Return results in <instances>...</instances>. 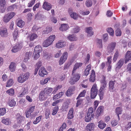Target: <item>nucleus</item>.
Returning a JSON list of instances; mask_svg holds the SVG:
<instances>
[{"label": "nucleus", "mask_w": 131, "mask_h": 131, "mask_svg": "<svg viewBox=\"0 0 131 131\" xmlns=\"http://www.w3.org/2000/svg\"><path fill=\"white\" fill-rule=\"evenodd\" d=\"M77 101L76 105V107H78L80 105H81L83 101L82 100L80 99H79Z\"/></svg>", "instance_id": "e2e57ef3"}, {"label": "nucleus", "mask_w": 131, "mask_h": 131, "mask_svg": "<svg viewBox=\"0 0 131 131\" xmlns=\"http://www.w3.org/2000/svg\"><path fill=\"white\" fill-rule=\"evenodd\" d=\"M115 81H110L108 83V89L111 92H113L114 91V89L115 84Z\"/></svg>", "instance_id": "9b49d317"}, {"label": "nucleus", "mask_w": 131, "mask_h": 131, "mask_svg": "<svg viewBox=\"0 0 131 131\" xmlns=\"http://www.w3.org/2000/svg\"><path fill=\"white\" fill-rule=\"evenodd\" d=\"M52 90V88H46L44 89V91L45 92V95H46V96L50 95Z\"/></svg>", "instance_id": "a878e982"}, {"label": "nucleus", "mask_w": 131, "mask_h": 131, "mask_svg": "<svg viewBox=\"0 0 131 131\" xmlns=\"http://www.w3.org/2000/svg\"><path fill=\"white\" fill-rule=\"evenodd\" d=\"M66 45V42L59 40L58 41L56 45V47L58 48H60L64 47Z\"/></svg>", "instance_id": "dca6fc26"}, {"label": "nucleus", "mask_w": 131, "mask_h": 131, "mask_svg": "<svg viewBox=\"0 0 131 131\" xmlns=\"http://www.w3.org/2000/svg\"><path fill=\"white\" fill-rule=\"evenodd\" d=\"M91 65H89L86 67V68L85 70L84 74L85 76H87L89 74V71L91 69Z\"/></svg>", "instance_id": "4c0bfd02"}, {"label": "nucleus", "mask_w": 131, "mask_h": 131, "mask_svg": "<svg viewBox=\"0 0 131 131\" xmlns=\"http://www.w3.org/2000/svg\"><path fill=\"white\" fill-rule=\"evenodd\" d=\"M97 92L90 91L91 97L92 99L95 98L97 94Z\"/></svg>", "instance_id": "de8ad7c7"}, {"label": "nucleus", "mask_w": 131, "mask_h": 131, "mask_svg": "<svg viewBox=\"0 0 131 131\" xmlns=\"http://www.w3.org/2000/svg\"><path fill=\"white\" fill-rule=\"evenodd\" d=\"M90 91L98 92V90L97 89V85L96 84H93Z\"/></svg>", "instance_id": "a18cd8bd"}, {"label": "nucleus", "mask_w": 131, "mask_h": 131, "mask_svg": "<svg viewBox=\"0 0 131 131\" xmlns=\"http://www.w3.org/2000/svg\"><path fill=\"white\" fill-rule=\"evenodd\" d=\"M6 93L10 96H13L14 94V91L13 89H10L6 91Z\"/></svg>", "instance_id": "09e8293b"}, {"label": "nucleus", "mask_w": 131, "mask_h": 131, "mask_svg": "<svg viewBox=\"0 0 131 131\" xmlns=\"http://www.w3.org/2000/svg\"><path fill=\"white\" fill-rule=\"evenodd\" d=\"M107 32L109 33L110 35L113 36L114 34V31L112 28L111 27L108 28L107 29Z\"/></svg>", "instance_id": "37998d69"}, {"label": "nucleus", "mask_w": 131, "mask_h": 131, "mask_svg": "<svg viewBox=\"0 0 131 131\" xmlns=\"http://www.w3.org/2000/svg\"><path fill=\"white\" fill-rule=\"evenodd\" d=\"M122 111V108L120 107H117L115 109V112L117 115L119 121L120 119L119 115L121 114Z\"/></svg>", "instance_id": "393cba45"}, {"label": "nucleus", "mask_w": 131, "mask_h": 131, "mask_svg": "<svg viewBox=\"0 0 131 131\" xmlns=\"http://www.w3.org/2000/svg\"><path fill=\"white\" fill-rule=\"evenodd\" d=\"M51 31L52 28L48 27H46V30L43 31L42 33V34H47Z\"/></svg>", "instance_id": "ea45409f"}, {"label": "nucleus", "mask_w": 131, "mask_h": 131, "mask_svg": "<svg viewBox=\"0 0 131 131\" xmlns=\"http://www.w3.org/2000/svg\"><path fill=\"white\" fill-rule=\"evenodd\" d=\"M97 92L90 91L91 97L92 99L95 98L97 94Z\"/></svg>", "instance_id": "49530a36"}, {"label": "nucleus", "mask_w": 131, "mask_h": 131, "mask_svg": "<svg viewBox=\"0 0 131 131\" xmlns=\"http://www.w3.org/2000/svg\"><path fill=\"white\" fill-rule=\"evenodd\" d=\"M83 63H76L74 65L73 68L72 72V74L73 75L76 70L81 67Z\"/></svg>", "instance_id": "4468645a"}, {"label": "nucleus", "mask_w": 131, "mask_h": 131, "mask_svg": "<svg viewBox=\"0 0 131 131\" xmlns=\"http://www.w3.org/2000/svg\"><path fill=\"white\" fill-rule=\"evenodd\" d=\"M68 38L70 40L72 41H76L77 39V38L73 35H69Z\"/></svg>", "instance_id": "e433bc0d"}, {"label": "nucleus", "mask_w": 131, "mask_h": 131, "mask_svg": "<svg viewBox=\"0 0 131 131\" xmlns=\"http://www.w3.org/2000/svg\"><path fill=\"white\" fill-rule=\"evenodd\" d=\"M5 5H0V13H3L5 10Z\"/></svg>", "instance_id": "680f3d73"}, {"label": "nucleus", "mask_w": 131, "mask_h": 131, "mask_svg": "<svg viewBox=\"0 0 131 131\" xmlns=\"http://www.w3.org/2000/svg\"><path fill=\"white\" fill-rule=\"evenodd\" d=\"M8 34L7 28H1L0 29V35L1 37H6L7 36Z\"/></svg>", "instance_id": "39448f33"}, {"label": "nucleus", "mask_w": 131, "mask_h": 131, "mask_svg": "<svg viewBox=\"0 0 131 131\" xmlns=\"http://www.w3.org/2000/svg\"><path fill=\"white\" fill-rule=\"evenodd\" d=\"M14 83V80L13 79H10L8 80L7 81L6 86V87H9L13 85Z\"/></svg>", "instance_id": "473e14b6"}, {"label": "nucleus", "mask_w": 131, "mask_h": 131, "mask_svg": "<svg viewBox=\"0 0 131 131\" xmlns=\"http://www.w3.org/2000/svg\"><path fill=\"white\" fill-rule=\"evenodd\" d=\"M131 60V51H128L125 56V62L126 63L127 62Z\"/></svg>", "instance_id": "f8f14e48"}, {"label": "nucleus", "mask_w": 131, "mask_h": 131, "mask_svg": "<svg viewBox=\"0 0 131 131\" xmlns=\"http://www.w3.org/2000/svg\"><path fill=\"white\" fill-rule=\"evenodd\" d=\"M92 27H89L86 28V31L90 36H91L94 34L93 32L92 31Z\"/></svg>", "instance_id": "bb28decb"}, {"label": "nucleus", "mask_w": 131, "mask_h": 131, "mask_svg": "<svg viewBox=\"0 0 131 131\" xmlns=\"http://www.w3.org/2000/svg\"><path fill=\"white\" fill-rule=\"evenodd\" d=\"M37 37V35L36 34H32L29 36L30 40L32 41L36 38Z\"/></svg>", "instance_id": "a19ab883"}, {"label": "nucleus", "mask_w": 131, "mask_h": 131, "mask_svg": "<svg viewBox=\"0 0 131 131\" xmlns=\"http://www.w3.org/2000/svg\"><path fill=\"white\" fill-rule=\"evenodd\" d=\"M1 122L3 123L6 125H9L11 124V120L9 118H3Z\"/></svg>", "instance_id": "5701e85b"}, {"label": "nucleus", "mask_w": 131, "mask_h": 131, "mask_svg": "<svg viewBox=\"0 0 131 131\" xmlns=\"http://www.w3.org/2000/svg\"><path fill=\"white\" fill-rule=\"evenodd\" d=\"M18 31L17 29H15L13 35V37L15 41L18 35Z\"/></svg>", "instance_id": "13d9d810"}, {"label": "nucleus", "mask_w": 131, "mask_h": 131, "mask_svg": "<svg viewBox=\"0 0 131 131\" xmlns=\"http://www.w3.org/2000/svg\"><path fill=\"white\" fill-rule=\"evenodd\" d=\"M103 107L102 106H100L97 109L96 116L97 117L100 115L103 111Z\"/></svg>", "instance_id": "b1692460"}, {"label": "nucleus", "mask_w": 131, "mask_h": 131, "mask_svg": "<svg viewBox=\"0 0 131 131\" xmlns=\"http://www.w3.org/2000/svg\"><path fill=\"white\" fill-rule=\"evenodd\" d=\"M50 114V111L49 109H47L46 110L45 112V115L46 116V118L48 119L49 117V115Z\"/></svg>", "instance_id": "6e6d98bb"}, {"label": "nucleus", "mask_w": 131, "mask_h": 131, "mask_svg": "<svg viewBox=\"0 0 131 131\" xmlns=\"http://www.w3.org/2000/svg\"><path fill=\"white\" fill-rule=\"evenodd\" d=\"M104 92L99 90L98 95L100 97V99L102 100L103 97Z\"/></svg>", "instance_id": "4d7b16f0"}, {"label": "nucleus", "mask_w": 131, "mask_h": 131, "mask_svg": "<svg viewBox=\"0 0 131 131\" xmlns=\"http://www.w3.org/2000/svg\"><path fill=\"white\" fill-rule=\"evenodd\" d=\"M94 114H87L85 118V121L86 122H89L92 120L94 116Z\"/></svg>", "instance_id": "f3484780"}, {"label": "nucleus", "mask_w": 131, "mask_h": 131, "mask_svg": "<svg viewBox=\"0 0 131 131\" xmlns=\"http://www.w3.org/2000/svg\"><path fill=\"white\" fill-rule=\"evenodd\" d=\"M95 124L93 123H90L86 126L85 131H92L94 129Z\"/></svg>", "instance_id": "9d476101"}, {"label": "nucleus", "mask_w": 131, "mask_h": 131, "mask_svg": "<svg viewBox=\"0 0 131 131\" xmlns=\"http://www.w3.org/2000/svg\"><path fill=\"white\" fill-rule=\"evenodd\" d=\"M74 109L73 108H71L69 110L67 115V118L69 119H71L73 118L74 116L73 113Z\"/></svg>", "instance_id": "a211bd4d"}, {"label": "nucleus", "mask_w": 131, "mask_h": 131, "mask_svg": "<svg viewBox=\"0 0 131 131\" xmlns=\"http://www.w3.org/2000/svg\"><path fill=\"white\" fill-rule=\"evenodd\" d=\"M76 48V46H75V45L73 43H71L70 45L69 48L70 50H72Z\"/></svg>", "instance_id": "69168bd1"}, {"label": "nucleus", "mask_w": 131, "mask_h": 131, "mask_svg": "<svg viewBox=\"0 0 131 131\" xmlns=\"http://www.w3.org/2000/svg\"><path fill=\"white\" fill-rule=\"evenodd\" d=\"M48 73L46 69L43 67H42L39 70L38 74L40 77H43L45 75H47Z\"/></svg>", "instance_id": "0eeeda50"}, {"label": "nucleus", "mask_w": 131, "mask_h": 131, "mask_svg": "<svg viewBox=\"0 0 131 131\" xmlns=\"http://www.w3.org/2000/svg\"><path fill=\"white\" fill-rule=\"evenodd\" d=\"M6 112L5 108H0V116L4 115L6 113Z\"/></svg>", "instance_id": "864d4df0"}, {"label": "nucleus", "mask_w": 131, "mask_h": 131, "mask_svg": "<svg viewBox=\"0 0 131 131\" xmlns=\"http://www.w3.org/2000/svg\"><path fill=\"white\" fill-rule=\"evenodd\" d=\"M73 77L74 80L76 82L78 81L80 77V74L78 73H76L74 74V73L73 74Z\"/></svg>", "instance_id": "72a5a7b5"}, {"label": "nucleus", "mask_w": 131, "mask_h": 131, "mask_svg": "<svg viewBox=\"0 0 131 131\" xmlns=\"http://www.w3.org/2000/svg\"><path fill=\"white\" fill-rule=\"evenodd\" d=\"M52 6L50 4L46 1H45L43 3L42 7L44 9L47 11H49L51 9Z\"/></svg>", "instance_id": "1a4fd4ad"}, {"label": "nucleus", "mask_w": 131, "mask_h": 131, "mask_svg": "<svg viewBox=\"0 0 131 131\" xmlns=\"http://www.w3.org/2000/svg\"><path fill=\"white\" fill-rule=\"evenodd\" d=\"M10 19L9 17L6 14L3 17V21L5 23H7L10 20Z\"/></svg>", "instance_id": "8fccbe9b"}, {"label": "nucleus", "mask_w": 131, "mask_h": 131, "mask_svg": "<svg viewBox=\"0 0 131 131\" xmlns=\"http://www.w3.org/2000/svg\"><path fill=\"white\" fill-rule=\"evenodd\" d=\"M63 94V92H61L59 93L58 94L54 95L53 97V100L54 101H55L56 100L60 98Z\"/></svg>", "instance_id": "c756f323"}, {"label": "nucleus", "mask_w": 131, "mask_h": 131, "mask_svg": "<svg viewBox=\"0 0 131 131\" xmlns=\"http://www.w3.org/2000/svg\"><path fill=\"white\" fill-rule=\"evenodd\" d=\"M32 52H31L29 51L26 52L24 55V59L23 61L27 62L28 61L30 57H31Z\"/></svg>", "instance_id": "ddd939ff"}, {"label": "nucleus", "mask_w": 131, "mask_h": 131, "mask_svg": "<svg viewBox=\"0 0 131 131\" xmlns=\"http://www.w3.org/2000/svg\"><path fill=\"white\" fill-rule=\"evenodd\" d=\"M124 64V60L123 59H121L116 64V70H119L122 67Z\"/></svg>", "instance_id": "6ab92c4d"}, {"label": "nucleus", "mask_w": 131, "mask_h": 131, "mask_svg": "<svg viewBox=\"0 0 131 131\" xmlns=\"http://www.w3.org/2000/svg\"><path fill=\"white\" fill-rule=\"evenodd\" d=\"M16 68L15 63L13 62H11L9 66V69L11 72L15 71Z\"/></svg>", "instance_id": "cd10ccee"}, {"label": "nucleus", "mask_w": 131, "mask_h": 131, "mask_svg": "<svg viewBox=\"0 0 131 131\" xmlns=\"http://www.w3.org/2000/svg\"><path fill=\"white\" fill-rule=\"evenodd\" d=\"M95 73L94 70H92L90 75V77L89 78L90 81L93 82L95 80Z\"/></svg>", "instance_id": "aec40b11"}, {"label": "nucleus", "mask_w": 131, "mask_h": 131, "mask_svg": "<svg viewBox=\"0 0 131 131\" xmlns=\"http://www.w3.org/2000/svg\"><path fill=\"white\" fill-rule=\"evenodd\" d=\"M55 38V36L54 35L50 36L44 41L42 44L43 46L44 47H47L51 45Z\"/></svg>", "instance_id": "f257e3e1"}, {"label": "nucleus", "mask_w": 131, "mask_h": 131, "mask_svg": "<svg viewBox=\"0 0 131 131\" xmlns=\"http://www.w3.org/2000/svg\"><path fill=\"white\" fill-rule=\"evenodd\" d=\"M50 78H48L45 79L44 80H41L40 82V84L42 85L46 84L48 82V81L50 80Z\"/></svg>", "instance_id": "c03bdc74"}, {"label": "nucleus", "mask_w": 131, "mask_h": 131, "mask_svg": "<svg viewBox=\"0 0 131 131\" xmlns=\"http://www.w3.org/2000/svg\"><path fill=\"white\" fill-rule=\"evenodd\" d=\"M68 56V52L66 51L64 52L62 54L59 61V63L60 65H61L67 59Z\"/></svg>", "instance_id": "20e7f679"}, {"label": "nucleus", "mask_w": 131, "mask_h": 131, "mask_svg": "<svg viewBox=\"0 0 131 131\" xmlns=\"http://www.w3.org/2000/svg\"><path fill=\"white\" fill-rule=\"evenodd\" d=\"M45 95V92L43 91H41L39 94L38 96L39 100L40 101H42L46 100L47 97Z\"/></svg>", "instance_id": "6e6552de"}, {"label": "nucleus", "mask_w": 131, "mask_h": 131, "mask_svg": "<svg viewBox=\"0 0 131 131\" xmlns=\"http://www.w3.org/2000/svg\"><path fill=\"white\" fill-rule=\"evenodd\" d=\"M118 123V121L114 119L111 121V123L113 127H114Z\"/></svg>", "instance_id": "0e129e2a"}, {"label": "nucleus", "mask_w": 131, "mask_h": 131, "mask_svg": "<svg viewBox=\"0 0 131 131\" xmlns=\"http://www.w3.org/2000/svg\"><path fill=\"white\" fill-rule=\"evenodd\" d=\"M116 35L117 36H120L122 34V32L120 29L117 28L115 31Z\"/></svg>", "instance_id": "052dcab7"}, {"label": "nucleus", "mask_w": 131, "mask_h": 131, "mask_svg": "<svg viewBox=\"0 0 131 131\" xmlns=\"http://www.w3.org/2000/svg\"><path fill=\"white\" fill-rule=\"evenodd\" d=\"M116 43L115 42H112L109 44L107 46L106 53L108 55L113 52L116 46Z\"/></svg>", "instance_id": "f03ea898"}, {"label": "nucleus", "mask_w": 131, "mask_h": 131, "mask_svg": "<svg viewBox=\"0 0 131 131\" xmlns=\"http://www.w3.org/2000/svg\"><path fill=\"white\" fill-rule=\"evenodd\" d=\"M22 47V44L21 43H18L13 47L12 51L13 52H16L21 49Z\"/></svg>", "instance_id": "423d86ee"}, {"label": "nucleus", "mask_w": 131, "mask_h": 131, "mask_svg": "<svg viewBox=\"0 0 131 131\" xmlns=\"http://www.w3.org/2000/svg\"><path fill=\"white\" fill-rule=\"evenodd\" d=\"M42 50V48L39 45H38L36 46L35 48L34 53H36L37 52L40 53Z\"/></svg>", "instance_id": "7c9ffc66"}, {"label": "nucleus", "mask_w": 131, "mask_h": 131, "mask_svg": "<svg viewBox=\"0 0 131 131\" xmlns=\"http://www.w3.org/2000/svg\"><path fill=\"white\" fill-rule=\"evenodd\" d=\"M119 56V53L118 50L116 49V50L115 53L114 54V57L113 59V60L114 62H115L118 58V57Z\"/></svg>", "instance_id": "c9c22d12"}, {"label": "nucleus", "mask_w": 131, "mask_h": 131, "mask_svg": "<svg viewBox=\"0 0 131 131\" xmlns=\"http://www.w3.org/2000/svg\"><path fill=\"white\" fill-rule=\"evenodd\" d=\"M86 92V91L85 90H84L81 92L76 98V99L78 100L80 97H84Z\"/></svg>", "instance_id": "f704fd0d"}, {"label": "nucleus", "mask_w": 131, "mask_h": 131, "mask_svg": "<svg viewBox=\"0 0 131 131\" xmlns=\"http://www.w3.org/2000/svg\"><path fill=\"white\" fill-rule=\"evenodd\" d=\"M29 77V72H27L23 74H21L18 78L17 81L19 83H22L26 81Z\"/></svg>", "instance_id": "7ed1b4c3"}, {"label": "nucleus", "mask_w": 131, "mask_h": 131, "mask_svg": "<svg viewBox=\"0 0 131 131\" xmlns=\"http://www.w3.org/2000/svg\"><path fill=\"white\" fill-rule=\"evenodd\" d=\"M65 94L67 96L70 97L73 94V93L70 90V89H68L66 92Z\"/></svg>", "instance_id": "5fc2aeb1"}, {"label": "nucleus", "mask_w": 131, "mask_h": 131, "mask_svg": "<svg viewBox=\"0 0 131 131\" xmlns=\"http://www.w3.org/2000/svg\"><path fill=\"white\" fill-rule=\"evenodd\" d=\"M97 43L99 47L100 48H102V41L101 39H100L98 40Z\"/></svg>", "instance_id": "774afa93"}, {"label": "nucleus", "mask_w": 131, "mask_h": 131, "mask_svg": "<svg viewBox=\"0 0 131 131\" xmlns=\"http://www.w3.org/2000/svg\"><path fill=\"white\" fill-rule=\"evenodd\" d=\"M98 126L101 129H103L106 126V124L102 121H99L98 122Z\"/></svg>", "instance_id": "412c9836"}, {"label": "nucleus", "mask_w": 131, "mask_h": 131, "mask_svg": "<svg viewBox=\"0 0 131 131\" xmlns=\"http://www.w3.org/2000/svg\"><path fill=\"white\" fill-rule=\"evenodd\" d=\"M15 14H16L15 13L13 12H11L10 13H8L6 14L10 19H11L14 16Z\"/></svg>", "instance_id": "bf43d9fd"}, {"label": "nucleus", "mask_w": 131, "mask_h": 131, "mask_svg": "<svg viewBox=\"0 0 131 131\" xmlns=\"http://www.w3.org/2000/svg\"><path fill=\"white\" fill-rule=\"evenodd\" d=\"M25 24V22L21 19L19 20L17 22V26L20 27L22 28Z\"/></svg>", "instance_id": "58836bf2"}, {"label": "nucleus", "mask_w": 131, "mask_h": 131, "mask_svg": "<svg viewBox=\"0 0 131 131\" xmlns=\"http://www.w3.org/2000/svg\"><path fill=\"white\" fill-rule=\"evenodd\" d=\"M9 105L11 107L14 106L16 104V102L14 99L9 100L8 102Z\"/></svg>", "instance_id": "79ce46f5"}, {"label": "nucleus", "mask_w": 131, "mask_h": 131, "mask_svg": "<svg viewBox=\"0 0 131 131\" xmlns=\"http://www.w3.org/2000/svg\"><path fill=\"white\" fill-rule=\"evenodd\" d=\"M23 90V92L19 95V97H21L25 95L28 92V90L26 87H23L22 88Z\"/></svg>", "instance_id": "c85d7f7f"}, {"label": "nucleus", "mask_w": 131, "mask_h": 131, "mask_svg": "<svg viewBox=\"0 0 131 131\" xmlns=\"http://www.w3.org/2000/svg\"><path fill=\"white\" fill-rule=\"evenodd\" d=\"M85 4L86 6L88 7H91L92 5L91 0H87Z\"/></svg>", "instance_id": "3c124183"}, {"label": "nucleus", "mask_w": 131, "mask_h": 131, "mask_svg": "<svg viewBox=\"0 0 131 131\" xmlns=\"http://www.w3.org/2000/svg\"><path fill=\"white\" fill-rule=\"evenodd\" d=\"M58 106L55 107L53 109L52 112V115H55L57 113L58 110Z\"/></svg>", "instance_id": "603ef678"}, {"label": "nucleus", "mask_w": 131, "mask_h": 131, "mask_svg": "<svg viewBox=\"0 0 131 131\" xmlns=\"http://www.w3.org/2000/svg\"><path fill=\"white\" fill-rule=\"evenodd\" d=\"M101 86L103 87H107V83L106 81L105 77L104 76L103 77V78L102 80L101 81Z\"/></svg>", "instance_id": "2f4dec72"}, {"label": "nucleus", "mask_w": 131, "mask_h": 131, "mask_svg": "<svg viewBox=\"0 0 131 131\" xmlns=\"http://www.w3.org/2000/svg\"><path fill=\"white\" fill-rule=\"evenodd\" d=\"M69 28L68 25L66 24H63L61 25L59 30L62 31H64L67 30Z\"/></svg>", "instance_id": "4be33fe9"}, {"label": "nucleus", "mask_w": 131, "mask_h": 131, "mask_svg": "<svg viewBox=\"0 0 131 131\" xmlns=\"http://www.w3.org/2000/svg\"><path fill=\"white\" fill-rule=\"evenodd\" d=\"M15 117L18 123H20L23 120V117L19 113H17Z\"/></svg>", "instance_id": "2eb2a0df"}, {"label": "nucleus", "mask_w": 131, "mask_h": 131, "mask_svg": "<svg viewBox=\"0 0 131 131\" xmlns=\"http://www.w3.org/2000/svg\"><path fill=\"white\" fill-rule=\"evenodd\" d=\"M78 15L76 13H73L70 15L71 17L74 19H76L78 18Z\"/></svg>", "instance_id": "338daca9"}]
</instances>
